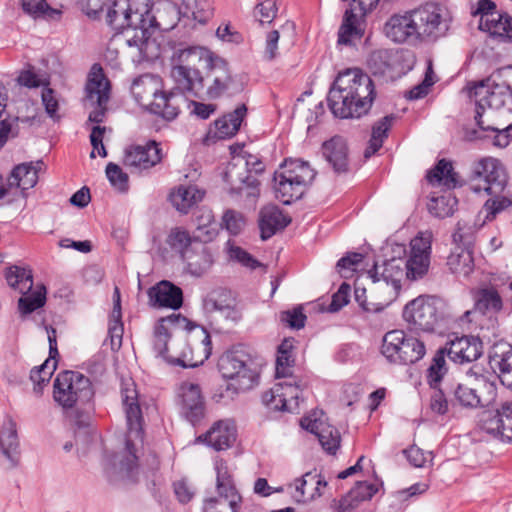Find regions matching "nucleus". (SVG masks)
<instances>
[{
	"label": "nucleus",
	"mask_w": 512,
	"mask_h": 512,
	"mask_svg": "<svg viewBox=\"0 0 512 512\" xmlns=\"http://www.w3.org/2000/svg\"><path fill=\"white\" fill-rule=\"evenodd\" d=\"M223 224L232 235H238L245 226V219L240 212L229 209L223 215Z\"/></svg>",
	"instance_id": "052dcab7"
},
{
	"label": "nucleus",
	"mask_w": 512,
	"mask_h": 512,
	"mask_svg": "<svg viewBox=\"0 0 512 512\" xmlns=\"http://www.w3.org/2000/svg\"><path fill=\"white\" fill-rule=\"evenodd\" d=\"M445 310L446 303L441 298L420 295L404 306L402 316L410 330L433 333L444 321Z\"/></svg>",
	"instance_id": "0eeeda50"
},
{
	"label": "nucleus",
	"mask_w": 512,
	"mask_h": 512,
	"mask_svg": "<svg viewBox=\"0 0 512 512\" xmlns=\"http://www.w3.org/2000/svg\"><path fill=\"white\" fill-rule=\"evenodd\" d=\"M98 70L100 73L94 74L86 85L87 98L97 104V107L90 112L88 120L97 124L104 121L110 92V83L102 73L100 66H98Z\"/></svg>",
	"instance_id": "4be33fe9"
},
{
	"label": "nucleus",
	"mask_w": 512,
	"mask_h": 512,
	"mask_svg": "<svg viewBox=\"0 0 512 512\" xmlns=\"http://www.w3.org/2000/svg\"><path fill=\"white\" fill-rule=\"evenodd\" d=\"M204 197V191L197 186H180L170 194V201L177 211L187 214L189 210Z\"/></svg>",
	"instance_id": "a19ab883"
},
{
	"label": "nucleus",
	"mask_w": 512,
	"mask_h": 512,
	"mask_svg": "<svg viewBox=\"0 0 512 512\" xmlns=\"http://www.w3.org/2000/svg\"><path fill=\"white\" fill-rule=\"evenodd\" d=\"M106 176L113 187L125 193L129 189V177L119 165L110 162L106 166Z\"/></svg>",
	"instance_id": "864d4df0"
},
{
	"label": "nucleus",
	"mask_w": 512,
	"mask_h": 512,
	"mask_svg": "<svg viewBox=\"0 0 512 512\" xmlns=\"http://www.w3.org/2000/svg\"><path fill=\"white\" fill-rule=\"evenodd\" d=\"M351 287L348 283L343 282L337 292L333 294L328 311L331 313L338 312L349 302Z\"/></svg>",
	"instance_id": "e2e57ef3"
},
{
	"label": "nucleus",
	"mask_w": 512,
	"mask_h": 512,
	"mask_svg": "<svg viewBox=\"0 0 512 512\" xmlns=\"http://www.w3.org/2000/svg\"><path fill=\"white\" fill-rule=\"evenodd\" d=\"M245 167V175H242L236 173V164H230L224 173L223 179L230 185V195H242L245 191L246 197L254 201L260 193V182L251 173L261 174L264 172L265 166L259 158L249 155L245 161Z\"/></svg>",
	"instance_id": "ddd939ff"
},
{
	"label": "nucleus",
	"mask_w": 512,
	"mask_h": 512,
	"mask_svg": "<svg viewBox=\"0 0 512 512\" xmlns=\"http://www.w3.org/2000/svg\"><path fill=\"white\" fill-rule=\"evenodd\" d=\"M379 490V486L367 481H359L350 490V495L359 498L362 502L370 500Z\"/></svg>",
	"instance_id": "69168bd1"
},
{
	"label": "nucleus",
	"mask_w": 512,
	"mask_h": 512,
	"mask_svg": "<svg viewBox=\"0 0 512 512\" xmlns=\"http://www.w3.org/2000/svg\"><path fill=\"white\" fill-rule=\"evenodd\" d=\"M121 396L127 422V434L125 440L128 456L121 461V470L125 471L127 477L132 478L137 470L139 446L144 441L143 415L138 402V392L135 383L130 379L123 381L121 385Z\"/></svg>",
	"instance_id": "20e7f679"
},
{
	"label": "nucleus",
	"mask_w": 512,
	"mask_h": 512,
	"mask_svg": "<svg viewBox=\"0 0 512 512\" xmlns=\"http://www.w3.org/2000/svg\"><path fill=\"white\" fill-rule=\"evenodd\" d=\"M506 184L507 174L499 160L487 157L472 163L468 176V185L472 191L498 195L503 192Z\"/></svg>",
	"instance_id": "1a4fd4ad"
},
{
	"label": "nucleus",
	"mask_w": 512,
	"mask_h": 512,
	"mask_svg": "<svg viewBox=\"0 0 512 512\" xmlns=\"http://www.w3.org/2000/svg\"><path fill=\"white\" fill-rule=\"evenodd\" d=\"M73 408L74 410L69 415L73 424L79 429L88 428L94 411L93 401L89 402V404H78V406H74Z\"/></svg>",
	"instance_id": "4d7b16f0"
},
{
	"label": "nucleus",
	"mask_w": 512,
	"mask_h": 512,
	"mask_svg": "<svg viewBox=\"0 0 512 512\" xmlns=\"http://www.w3.org/2000/svg\"><path fill=\"white\" fill-rule=\"evenodd\" d=\"M318 440L322 448L329 454H336L340 447V433L339 431L330 425H325L321 428L320 434H318Z\"/></svg>",
	"instance_id": "3c124183"
},
{
	"label": "nucleus",
	"mask_w": 512,
	"mask_h": 512,
	"mask_svg": "<svg viewBox=\"0 0 512 512\" xmlns=\"http://www.w3.org/2000/svg\"><path fill=\"white\" fill-rule=\"evenodd\" d=\"M436 391L431 396L430 408L433 412L444 415L448 412V406L450 404V396L446 392V385L444 389H440L439 387L435 389Z\"/></svg>",
	"instance_id": "680f3d73"
},
{
	"label": "nucleus",
	"mask_w": 512,
	"mask_h": 512,
	"mask_svg": "<svg viewBox=\"0 0 512 512\" xmlns=\"http://www.w3.org/2000/svg\"><path fill=\"white\" fill-rule=\"evenodd\" d=\"M355 10L357 7H351L345 11L338 31V44L351 45L353 39H361L363 36V31L357 26L358 17Z\"/></svg>",
	"instance_id": "49530a36"
},
{
	"label": "nucleus",
	"mask_w": 512,
	"mask_h": 512,
	"mask_svg": "<svg viewBox=\"0 0 512 512\" xmlns=\"http://www.w3.org/2000/svg\"><path fill=\"white\" fill-rule=\"evenodd\" d=\"M230 243V241L227 242V245H229L228 254L231 260L236 261L243 265L244 267H247L251 270H255L259 267L264 266L246 250L242 249L239 246L230 245Z\"/></svg>",
	"instance_id": "6e6d98bb"
},
{
	"label": "nucleus",
	"mask_w": 512,
	"mask_h": 512,
	"mask_svg": "<svg viewBox=\"0 0 512 512\" xmlns=\"http://www.w3.org/2000/svg\"><path fill=\"white\" fill-rule=\"evenodd\" d=\"M382 354L391 362L413 364L426 353L425 345L415 337H407L402 330H392L383 337Z\"/></svg>",
	"instance_id": "9d476101"
},
{
	"label": "nucleus",
	"mask_w": 512,
	"mask_h": 512,
	"mask_svg": "<svg viewBox=\"0 0 512 512\" xmlns=\"http://www.w3.org/2000/svg\"><path fill=\"white\" fill-rule=\"evenodd\" d=\"M42 165V161L17 165L11 172L10 185H15L23 191L33 188L38 182V172Z\"/></svg>",
	"instance_id": "58836bf2"
},
{
	"label": "nucleus",
	"mask_w": 512,
	"mask_h": 512,
	"mask_svg": "<svg viewBox=\"0 0 512 512\" xmlns=\"http://www.w3.org/2000/svg\"><path fill=\"white\" fill-rule=\"evenodd\" d=\"M216 489L220 498L228 502L229 508H239L242 498L238 493L234 483H228V485L224 484V486Z\"/></svg>",
	"instance_id": "774afa93"
},
{
	"label": "nucleus",
	"mask_w": 512,
	"mask_h": 512,
	"mask_svg": "<svg viewBox=\"0 0 512 512\" xmlns=\"http://www.w3.org/2000/svg\"><path fill=\"white\" fill-rule=\"evenodd\" d=\"M199 440L204 441L216 451L230 448L236 440V428L231 420H219Z\"/></svg>",
	"instance_id": "c85d7f7f"
},
{
	"label": "nucleus",
	"mask_w": 512,
	"mask_h": 512,
	"mask_svg": "<svg viewBox=\"0 0 512 512\" xmlns=\"http://www.w3.org/2000/svg\"><path fill=\"white\" fill-rule=\"evenodd\" d=\"M151 8L149 0H114L106 14V23L117 33L127 34L126 44L137 48L141 59L156 56L151 30L157 22Z\"/></svg>",
	"instance_id": "f257e3e1"
},
{
	"label": "nucleus",
	"mask_w": 512,
	"mask_h": 512,
	"mask_svg": "<svg viewBox=\"0 0 512 512\" xmlns=\"http://www.w3.org/2000/svg\"><path fill=\"white\" fill-rule=\"evenodd\" d=\"M5 278L10 287L24 295L18 300V308L22 314L28 315L45 305V286L41 285L36 291L26 295L33 287V275L30 269L16 265L11 266L6 270Z\"/></svg>",
	"instance_id": "9b49d317"
},
{
	"label": "nucleus",
	"mask_w": 512,
	"mask_h": 512,
	"mask_svg": "<svg viewBox=\"0 0 512 512\" xmlns=\"http://www.w3.org/2000/svg\"><path fill=\"white\" fill-rule=\"evenodd\" d=\"M290 223L291 218L285 215L279 207L275 205L263 207L259 213L261 239L267 240L271 238L279 230L286 228Z\"/></svg>",
	"instance_id": "7c9ffc66"
},
{
	"label": "nucleus",
	"mask_w": 512,
	"mask_h": 512,
	"mask_svg": "<svg viewBox=\"0 0 512 512\" xmlns=\"http://www.w3.org/2000/svg\"><path fill=\"white\" fill-rule=\"evenodd\" d=\"M446 351L445 347L439 348L432 358L431 365L427 369V382L433 389H437L440 386L441 380L448 371L445 360L447 356Z\"/></svg>",
	"instance_id": "09e8293b"
},
{
	"label": "nucleus",
	"mask_w": 512,
	"mask_h": 512,
	"mask_svg": "<svg viewBox=\"0 0 512 512\" xmlns=\"http://www.w3.org/2000/svg\"><path fill=\"white\" fill-rule=\"evenodd\" d=\"M205 244L199 242L198 245L183 254L182 259L186 263V271L195 277L204 275L214 263L213 252Z\"/></svg>",
	"instance_id": "2f4dec72"
},
{
	"label": "nucleus",
	"mask_w": 512,
	"mask_h": 512,
	"mask_svg": "<svg viewBox=\"0 0 512 512\" xmlns=\"http://www.w3.org/2000/svg\"><path fill=\"white\" fill-rule=\"evenodd\" d=\"M458 205L457 198L451 191L439 195H432L427 207L431 215L437 218H446L453 215Z\"/></svg>",
	"instance_id": "a18cd8bd"
},
{
	"label": "nucleus",
	"mask_w": 512,
	"mask_h": 512,
	"mask_svg": "<svg viewBox=\"0 0 512 512\" xmlns=\"http://www.w3.org/2000/svg\"><path fill=\"white\" fill-rule=\"evenodd\" d=\"M446 392L450 396V404L466 409L483 407L496 393L494 382L479 374L472 368L467 372L466 382H446Z\"/></svg>",
	"instance_id": "423d86ee"
},
{
	"label": "nucleus",
	"mask_w": 512,
	"mask_h": 512,
	"mask_svg": "<svg viewBox=\"0 0 512 512\" xmlns=\"http://www.w3.org/2000/svg\"><path fill=\"white\" fill-rule=\"evenodd\" d=\"M162 160V150L156 141L150 140L146 145H132L125 149L124 165L138 170L154 167Z\"/></svg>",
	"instance_id": "5701e85b"
},
{
	"label": "nucleus",
	"mask_w": 512,
	"mask_h": 512,
	"mask_svg": "<svg viewBox=\"0 0 512 512\" xmlns=\"http://www.w3.org/2000/svg\"><path fill=\"white\" fill-rule=\"evenodd\" d=\"M480 15L479 29L488 32L490 37L498 42L512 43V17L507 13L496 10V4L491 0H479L477 9L472 13Z\"/></svg>",
	"instance_id": "4468645a"
},
{
	"label": "nucleus",
	"mask_w": 512,
	"mask_h": 512,
	"mask_svg": "<svg viewBox=\"0 0 512 512\" xmlns=\"http://www.w3.org/2000/svg\"><path fill=\"white\" fill-rule=\"evenodd\" d=\"M171 76L175 81L176 88L183 94L187 93L197 98L203 97L204 78L201 72L173 65Z\"/></svg>",
	"instance_id": "72a5a7b5"
},
{
	"label": "nucleus",
	"mask_w": 512,
	"mask_h": 512,
	"mask_svg": "<svg viewBox=\"0 0 512 512\" xmlns=\"http://www.w3.org/2000/svg\"><path fill=\"white\" fill-rule=\"evenodd\" d=\"M181 415L193 426L205 417V402L198 384L184 382L179 388Z\"/></svg>",
	"instance_id": "412c9836"
},
{
	"label": "nucleus",
	"mask_w": 512,
	"mask_h": 512,
	"mask_svg": "<svg viewBox=\"0 0 512 512\" xmlns=\"http://www.w3.org/2000/svg\"><path fill=\"white\" fill-rule=\"evenodd\" d=\"M147 294L150 306L155 308L178 310L183 304L182 289L167 280L150 287Z\"/></svg>",
	"instance_id": "a878e982"
},
{
	"label": "nucleus",
	"mask_w": 512,
	"mask_h": 512,
	"mask_svg": "<svg viewBox=\"0 0 512 512\" xmlns=\"http://www.w3.org/2000/svg\"><path fill=\"white\" fill-rule=\"evenodd\" d=\"M368 65L373 74L383 75L392 67L391 54L387 50H376L371 53Z\"/></svg>",
	"instance_id": "5fc2aeb1"
},
{
	"label": "nucleus",
	"mask_w": 512,
	"mask_h": 512,
	"mask_svg": "<svg viewBox=\"0 0 512 512\" xmlns=\"http://www.w3.org/2000/svg\"><path fill=\"white\" fill-rule=\"evenodd\" d=\"M478 427L493 439L512 442V401L503 402L495 410L481 412Z\"/></svg>",
	"instance_id": "f3484780"
},
{
	"label": "nucleus",
	"mask_w": 512,
	"mask_h": 512,
	"mask_svg": "<svg viewBox=\"0 0 512 512\" xmlns=\"http://www.w3.org/2000/svg\"><path fill=\"white\" fill-rule=\"evenodd\" d=\"M222 377L235 383H226L220 387L219 397L233 400L241 391L249 390L257 384L259 374L251 356L241 348L225 352L218 361Z\"/></svg>",
	"instance_id": "7ed1b4c3"
},
{
	"label": "nucleus",
	"mask_w": 512,
	"mask_h": 512,
	"mask_svg": "<svg viewBox=\"0 0 512 512\" xmlns=\"http://www.w3.org/2000/svg\"><path fill=\"white\" fill-rule=\"evenodd\" d=\"M413 13L407 15H393L385 24L384 32L388 38L396 43H403L408 38L416 36Z\"/></svg>",
	"instance_id": "c9c22d12"
},
{
	"label": "nucleus",
	"mask_w": 512,
	"mask_h": 512,
	"mask_svg": "<svg viewBox=\"0 0 512 512\" xmlns=\"http://www.w3.org/2000/svg\"><path fill=\"white\" fill-rule=\"evenodd\" d=\"M295 364L293 353L282 354L277 352L276 378H289L292 376V367Z\"/></svg>",
	"instance_id": "0e129e2a"
},
{
	"label": "nucleus",
	"mask_w": 512,
	"mask_h": 512,
	"mask_svg": "<svg viewBox=\"0 0 512 512\" xmlns=\"http://www.w3.org/2000/svg\"><path fill=\"white\" fill-rule=\"evenodd\" d=\"M497 286L496 283L485 284L473 292L475 311L486 315L497 314L503 309V299Z\"/></svg>",
	"instance_id": "473e14b6"
},
{
	"label": "nucleus",
	"mask_w": 512,
	"mask_h": 512,
	"mask_svg": "<svg viewBox=\"0 0 512 512\" xmlns=\"http://www.w3.org/2000/svg\"><path fill=\"white\" fill-rule=\"evenodd\" d=\"M193 221L196 226L193 236L195 241L207 243L215 238L217 235L216 223L210 209L201 208L195 211Z\"/></svg>",
	"instance_id": "4c0bfd02"
},
{
	"label": "nucleus",
	"mask_w": 512,
	"mask_h": 512,
	"mask_svg": "<svg viewBox=\"0 0 512 512\" xmlns=\"http://www.w3.org/2000/svg\"><path fill=\"white\" fill-rule=\"evenodd\" d=\"M165 323H169L174 327L184 328L187 331H191L196 327V324L188 320L181 314H172L166 318H162L159 324L155 327L153 348L158 356L162 357L166 362L181 366L183 368H194L199 365L198 362H194L191 358H187L186 352H182L180 356L173 357L168 353V340L169 332Z\"/></svg>",
	"instance_id": "f8f14e48"
},
{
	"label": "nucleus",
	"mask_w": 512,
	"mask_h": 512,
	"mask_svg": "<svg viewBox=\"0 0 512 512\" xmlns=\"http://www.w3.org/2000/svg\"><path fill=\"white\" fill-rule=\"evenodd\" d=\"M396 119L394 114L386 115L372 126L371 138L368 146L364 151V157L370 158L383 145L384 140L388 137V132L392 127L393 121Z\"/></svg>",
	"instance_id": "c03bdc74"
},
{
	"label": "nucleus",
	"mask_w": 512,
	"mask_h": 512,
	"mask_svg": "<svg viewBox=\"0 0 512 512\" xmlns=\"http://www.w3.org/2000/svg\"><path fill=\"white\" fill-rule=\"evenodd\" d=\"M490 364L498 366L502 374H512V346L499 344L489 355Z\"/></svg>",
	"instance_id": "8fccbe9b"
},
{
	"label": "nucleus",
	"mask_w": 512,
	"mask_h": 512,
	"mask_svg": "<svg viewBox=\"0 0 512 512\" xmlns=\"http://www.w3.org/2000/svg\"><path fill=\"white\" fill-rule=\"evenodd\" d=\"M324 159L336 174L347 173L349 168L348 147L341 136H334L322 144Z\"/></svg>",
	"instance_id": "c756f323"
},
{
	"label": "nucleus",
	"mask_w": 512,
	"mask_h": 512,
	"mask_svg": "<svg viewBox=\"0 0 512 512\" xmlns=\"http://www.w3.org/2000/svg\"><path fill=\"white\" fill-rule=\"evenodd\" d=\"M21 4L23 11L34 18L57 13L48 5L46 0H21Z\"/></svg>",
	"instance_id": "bf43d9fd"
},
{
	"label": "nucleus",
	"mask_w": 512,
	"mask_h": 512,
	"mask_svg": "<svg viewBox=\"0 0 512 512\" xmlns=\"http://www.w3.org/2000/svg\"><path fill=\"white\" fill-rule=\"evenodd\" d=\"M203 310L206 314L219 312L227 321L238 323L242 319V310L238 306L231 290L216 288L210 291L202 300Z\"/></svg>",
	"instance_id": "aec40b11"
},
{
	"label": "nucleus",
	"mask_w": 512,
	"mask_h": 512,
	"mask_svg": "<svg viewBox=\"0 0 512 512\" xmlns=\"http://www.w3.org/2000/svg\"><path fill=\"white\" fill-rule=\"evenodd\" d=\"M412 13L419 38L434 41L444 36L449 29V22L443 17V10L438 4L426 3Z\"/></svg>",
	"instance_id": "2eb2a0df"
},
{
	"label": "nucleus",
	"mask_w": 512,
	"mask_h": 512,
	"mask_svg": "<svg viewBox=\"0 0 512 512\" xmlns=\"http://www.w3.org/2000/svg\"><path fill=\"white\" fill-rule=\"evenodd\" d=\"M427 180L431 184L443 185L449 190L462 185L452 163L446 159H441L437 162L434 169L428 172Z\"/></svg>",
	"instance_id": "79ce46f5"
},
{
	"label": "nucleus",
	"mask_w": 512,
	"mask_h": 512,
	"mask_svg": "<svg viewBox=\"0 0 512 512\" xmlns=\"http://www.w3.org/2000/svg\"><path fill=\"white\" fill-rule=\"evenodd\" d=\"M152 95L154 100L149 105L151 113L161 116L166 121H172L179 115V100L182 98L180 94L154 90Z\"/></svg>",
	"instance_id": "f704fd0d"
},
{
	"label": "nucleus",
	"mask_w": 512,
	"mask_h": 512,
	"mask_svg": "<svg viewBox=\"0 0 512 512\" xmlns=\"http://www.w3.org/2000/svg\"><path fill=\"white\" fill-rule=\"evenodd\" d=\"M216 57L204 47L187 46L174 52L172 62L174 66L200 72V69L207 70L214 63Z\"/></svg>",
	"instance_id": "393cba45"
},
{
	"label": "nucleus",
	"mask_w": 512,
	"mask_h": 512,
	"mask_svg": "<svg viewBox=\"0 0 512 512\" xmlns=\"http://www.w3.org/2000/svg\"><path fill=\"white\" fill-rule=\"evenodd\" d=\"M452 237L456 247L448 256L447 265L453 274L468 277L474 270L472 235L458 227Z\"/></svg>",
	"instance_id": "6ab92c4d"
},
{
	"label": "nucleus",
	"mask_w": 512,
	"mask_h": 512,
	"mask_svg": "<svg viewBox=\"0 0 512 512\" xmlns=\"http://www.w3.org/2000/svg\"><path fill=\"white\" fill-rule=\"evenodd\" d=\"M375 98V85L370 76L358 68H349L338 73L327 102L335 117L359 119L368 114Z\"/></svg>",
	"instance_id": "f03ea898"
},
{
	"label": "nucleus",
	"mask_w": 512,
	"mask_h": 512,
	"mask_svg": "<svg viewBox=\"0 0 512 512\" xmlns=\"http://www.w3.org/2000/svg\"><path fill=\"white\" fill-rule=\"evenodd\" d=\"M404 260L391 258L383 261L382 265L375 262L368 271V277L372 280L374 289L383 290L388 296L389 304L395 299L401 289V279L404 274Z\"/></svg>",
	"instance_id": "dca6fc26"
},
{
	"label": "nucleus",
	"mask_w": 512,
	"mask_h": 512,
	"mask_svg": "<svg viewBox=\"0 0 512 512\" xmlns=\"http://www.w3.org/2000/svg\"><path fill=\"white\" fill-rule=\"evenodd\" d=\"M448 358L459 364L479 359L483 354V343L478 336L456 338L445 346Z\"/></svg>",
	"instance_id": "b1692460"
},
{
	"label": "nucleus",
	"mask_w": 512,
	"mask_h": 512,
	"mask_svg": "<svg viewBox=\"0 0 512 512\" xmlns=\"http://www.w3.org/2000/svg\"><path fill=\"white\" fill-rule=\"evenodd\" d=\"M274 190L276 198L284 205H290L294 201L302 198L306 188L301 184H297L293 179L274 173Z\"/></svg>",
	"instance_id": "ea45409f"
},
{
	"label": "nucleus",
	"mask_w": 512,
	"mask_h": 512,
	"mask_svg": "<svg viewBox=\"0 0 512 512\" xmlns=\"http://www.w3.org/2000/svg\"><path fill=\"white\" fill-rule=\"evenodd\" d=\"M493 76L474 83L469 87V96L475 98L476 113L474 116L476 125L482 131H498L497 127L490 124L485 125L482 117L485 108L501 109L506 107L512 113V88L506 83H496Z\"/></svg>",
	"instance_id": "39448f33"
},
{
	"label": "nucleus",
	"mask_w": 512,
	"mask_h": 512,
	"mask_svg": "<svg viewBox=\"0 0 512 512\" xmlns=\"http://www.w3.org/2000/svg\"><path fill=\"white\" fill-rule=\"evenodd\" d=\"M247 115L245 104L239 105L235 110L224 114L213 122L214 129L210 128L208 137L223 140L230 139L237 134Z\"/></svg>",
	"instance_id": "cd10ccee"
},
{
	"label": "nucleus",
	"mask_w": 512,
	"mask_h": 512,
	"mask_svg": "<svg viewBox=\"0 0 512 512\" xmlns=\"http://www.w3.org/2000/svg\"><path fill=\"white\" fill-rule=\"evenodd\" d=\"M191 242L192 238L190 234L181 228L172 229L167 237L168 245L171 249L179 252L182 258L186 251H190L189 246L191 245Z\"/></svg>",
	"instance_id": "603ef678"
},
{
	"label": "nucleus",
	"mask_w": 512,
	"mask_h": 512,
	"mask_svg": "<svg viewBox=\"0 0 512 512\" xmlns=\"http://www.w3.org/2000/svg\"><path fill=\"white\" fill-rule=\"evenodd\" d=\"M279 319L287 327L299 330L305 326L307 316L304 314L302 306H297L291 310L280 312Z\"/></svg>",
	"instance_id": "13d9d810"
},
{
	"label": "nucleus",
	"mask_w": 512,
	"mask_h": 512,
	"mask_svg": "<svg viewBox=\"0 0 512 512\" xmlns=\"http://www.w3.org/2000/svg\"><path fill=\"white\" fill-rule=\"evenodd\" d=\"M192 15L194 20L199 23H207L213 15V8L210 0H195Z\"/></svg>",
	"instance_id": "338daca9"
},
{
	"label": "nucleus",
	"mask_w": 512,
	"mask_h": 512,
	"mask_svg": "<svg viewBox=\"0 0 512 512\" xmlns=\"http://www.w3.org/2000/svg\"><path fill=\"white\" fill-rule=\"evenodd\" d=\"M275 173L293 179L296 185L301 184L305 187H308L315 177V172L308 162L300 159L285 160Z\"/></svg>",
	"instance_id": "e433bc0d"
},
{
	"label": "nucleus",
	"mask_w": 512,
	"mask_h": 512,
	"mask_svg": "<svg viewBox=\"0 0 512 512\" xmlns=\"http://www.w3.org/2000/svg\"><path fill=\"white\" fill-rule=\"evenodd\" d=\"M0 448L5 457L15 466L18 462L19 441L16 423L9 419L0 432Z\"/></svg>",
	"instance_id": "37998d69"
},
{
	"label": "nucleus",
	"mask_w": 512,
	"mask_h": 512,
	"mask_svg": "<svg viewBox=\"0 0 512 512\" xmlns=\"http://www.w3.org/2000/svg\"><path fill=\"white\" fill-rule=\"evenodd\" d=\"M430 242L422 238H415L411 242V255L403 265L406 268V276L417 280L427 274L430 265Z\"/></svg>",
	"instance_id": "bb28decb"
},
{
	"label": "nucleus",
	"mask_w": 512,
	"mask_h": 512,
	"mask_svg": "<svg viewBox=\"0 0 512 512\" xmlns=\"http://www.w3.org/2000/svg\"><path fill=\"white\" fill-rule=\"evenodd\" d=\"M203 97L200 99L216 100L227 93L234 83L228 63L216 57L214 63L203 75Z\"/></svg>",
	"instance_id": "a211bd4d"
},
{
	"label": "nucleus",
	"mask_w": 512,
	"mask_h": 512,
	"mask_svg": "<svg viewBox=\"0 0 512 512\" xmlns=\"http://www.w3.org/2000/svg\"><path fill=\"white\" fill-rule=\"evenodd\" d=\"M53 398L63 409L89 404L94 399L90 379L77 371H62L54 380Z\"/></svg>",
	"instance_id": "6e6552de"
},
{
	"label": "nucleus",
	"mask_w": 512,
	"mask_h": 512,
	"mask_svg": "<svg viewBox=\"0 0 512 512\" xmlns=\"http://www.w3.org/2000/svg\"><path fill=\"white\" fill-rule=\"evenodd\" d=\"M273 393L276 396L286 398V403L295 409L298 406V399L302 393L301 381H284L275 384L270 390L266 391V401H271Z\"/></svg>",
	"instance_id": "de8ad7c7"
}]
</instances>
